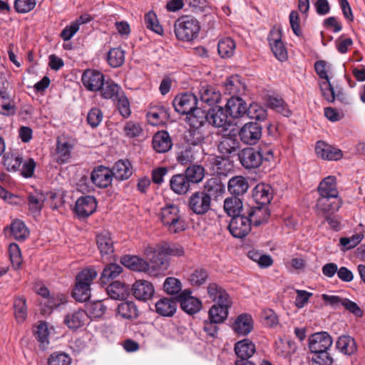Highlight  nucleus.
Segmentation results:
<instances>
[{
    "label": "nucleus",
    "mask_w": 365,
    "mask_h": 365,
    "mask_svg": "<svg viewBox=\"0 0 365 365\" xmlns=\"http://www.w3.org/2000/svg\"><path fill=\"white\" fill-rule=\"evenodd\" d=\"M239 160L246 170H254L259 168L263 163L274 159L272 148L263 145L255 148H245L238 153Z\"/></svg>",
    "instance_id": "nucleus-1"
},
{
    "label": "nucleus",
    "mask_w": 365,
    "mask_h": 365,
    "mask_svg": "<svg viewBox=\"0 0 365 365\" xmlns=\"http://www.w3.org/2000/svg\"><path fill=\"white\" fill-rule=\"evenodd\" d=\"M158 218L163 226L170 234H178L187 229L184 215L178 205L168 202L160 207Z\"/></svg>",
    "instance_id": "nucleus-2"
},
{
    "label": "nucleus",
    "mask_w": 365,
    "mask_h": 365,
    "mask_svg": "<svg viewBox=\"0 0 365 365\" xmlns=\"http://www.w3.org/2000/svg\"><path fill=\"white\" fill-rule=\"evenodd\" d=\"M97 277L95 269L89 267L80 272L76 278V286L73 290V297L78 302H86L91 297V284Z\"/></svg>",
    "instance_id": "nucleus-3"
},
{
    "label": "nucleus",
    "mask_w": 365,
    "mask_h": 365,
    "mask_svg": "<svg viewBox=\"0 0 365 365\" xmlns=\"http://www.w3.org/2000/svg\"><path fill=\"white\" fill-rule=\"evenodd\" d=\"M176 38L182 41H191L199 34L200 26L199 21L191 16H183L178 18L174 24Z\"/></svg>",
    "instance_id": "nucleus-4"
},
{
    "label": "nucleus",
    "mask_w": 365,
    "mask_h": 365,
    "mask_svg": "<svg viewBox=\"0 0 365 365\" xmlns=\"http://www.w3.org/2000/svg\"><path fill=\"white\" fill-rule=\"evenodd\" d=\"M210 197L202 190L193 192L188 198L187 207L194 214L203 215L211 208Z\"/></svg>",
    "instance_id": "nucleus-5"
},
{
    "label": "nucleus",
    "mask_w": 365,
    "mask_h": 365,
    "mask_svg": "<svg viewBox=\"0 0 365 365\" xmlns=\"http://www.w3.org/2000/svg\"><path fill=\"white\" fill-rule=\"evenodd\" d=\"M173 105L178 113L188 115L199 106L200 102L197 95L185 93L175 96L173 101Z\"/></svg>",
    "instance_id": "nucleus-6"
},
{
    "label": "nucleus",
    "mask_w": 365,
    "mask_h": 365,
    "mask_svg": "<svg viewBox=\"0 0 365 365\" xmlns=\"http://www.w3.org/2000/svg\"><path fill=\"white\" fill-rule=\"evenodd\" d=\"M37 294L42 297L41 304L44 305L47 309L44 312L51 313L53 309L58 307L67 301V297L62 293L51 294L48 289L45 286H41L36 291Z\"/></svg>",
    "instance_id": "nucleus-7"
},
{
    "label": "nucleus",
    "mask_w": 365,
    "mask_h": 365,
    "mask_svg": "<svg viewBox=\"0 0 365 365\" xmlns=\"http://www.w3.org/2000/svg\"><path fill=\"white\" fill-rule=\"evenodd\" d=\"M262 127L256 122L245 123L239 131L240 140L247 145H255L261 138Z\"/></svg>",
    "instance_id": "nucleus-8"
},
{
    "label": "nucleus",
    "mask_w": 365,
    "mask_h": 365,
    "mask_svg": "<svg viewBox=\"0 0 365 365\" xmlns=\"http://www.w3.org/2000/svg\"><path fill=\"white\" fill-rule=\"evenodd\" d=\"M96 242L102 259L110 260L114 253V242L111 234L108 231L97 233Z\"/></svg>",
    "instance_id": "nucleus-9"
},
{
    "label": "nucleus",
    "mask_w": 365,
    "mask_h": 365,
    "mask_svg": "<svg viewBox=\"0 0 365 365\" xmlns=\"http://www.w3.org/2000/svg\"><path fill=\"white\" fill-rule=\"evenodd\" d=\"M200 102V106L204 107V104L212 106L219 102L221 98L220 93L211 85L206 83H200L196 94Z\"/></svg>",
    "instance_id": "nucleus-10"
},
{
    "label": "nucleus",
    "mask_w": 365,
    "mask_h": 365,
    "mask_svg": "<svg viewBox=\"0 0 365 365\" xmlns=\"http://www.w3.org/2000/svg\"><path fill=\"white\" fill-rule=\"evenodd\" d=\"M251 226L249 217L243 215H237L231 219L228 228L234 237L242 238L250 233Z\"/></svg>",
    "instance_id": "nucleus-11"
},
{
    "label": "nucleus",
    "mask_w": 365,
    "mask_h": 365,
    "mask_svg": "<svg viewBox=\"0 0 365 365\" xmlns=\"http://www.w3.org/2000/svg\"><path fill=\"white\" fill-rule=\"evenodd\" d=\"M88 320V315L85 310L77 308L69 310L64 317L66 326L73 330L83 327Z\"/></svg>",
    "instance_id": "nucleus-12"
},
{
    "label": "nucleus",
    "mask_w": 365,
    "mask_h": 365,
    "mask_svg": "<svg viewBox=\"0 0 365 365\" xmlns=\"http://www.w3.org/2000/svg\"><path fill=\"white\" fill-rule=\"evenodd\" d=\"M269 44L274 56L280 61L287 59V52L282 41V32L279 29H272L268 36Z\"/></svg>",
    "instance_id": "nucleus-13"
},
{
    "label": "nucleus",
    "mask_w": 365,
    "mask_h": 365,
    "mask_svg": "<svg viewBox=\"0 0 365 365\" xmlns=\"http://www.w3.org/2000/svg\"><path fill=\"white\" fill-rule=\"evenodd\" d=\"M332 342V339L327 332H317L309 338V348L312 353L327 351Z\"/></svg>",
    "instance_id": "nucleus-14"
},
{
    "label": "nucleus",
    "mask_w": 365,
    "mask_h": 365,
    "mask_svg": "<svg viewBox=\"0 0 365 365\" xmlns=\"http://www.w3.org/2000/svg\"><path fill=\"white\" fill-rule=\"evenodd\" d=\"M254 320L251 314L242 313L238 315L231 325V328L237 336H247L253 329Z\"/></svg>",
    "instance_id": "nucleus-15"
},
{
    "label": "nucleus",
    "mask_w": 365,
    "mask_h": 365,
    "mask_svg": "<svg viewBox=\"0 0 365 365\" xmlns=\"http://www.w3.org/2000/svg\"><path fill=\"white\" fill-rule=\"evenodd\" d=\"M81 81L87 90L98 91L102 87L104 76L98 71L87 69L83 73Z\"/></svg>",
    "instance_id": "nucleus-16"
},
{
    "label": "nucleus",
    "mask_w": 365,
    "mask_h": 365,
    "mask_svg": "<svg viewBox=\"0 0 365 365\" xmlns=\"http://www.w3.org/2000/svg\"><path fill=\"white\" fill-rule=\"evenodd\" d=\"M209 297L215 302V305L232 306V301L229 294L220 285L210 283L207 287Z\"/></svg>",
    "instance_id": "nucleus-17"
},
{
    "label": "nucleus",
    "mask_w": 365,
    "mask_h": 365,
    "mask_svg": "<svg viewBox=\"0 0 365 365\" xmlns=\"http://www.w3.org/2000/svg\"><path fill=\"white\" fill-rule=\"evenodd\" d=\"M178 302H180L181 309L190 315L198 312L202 309L201 301L190 296V292L188 290L183 291L178 297Z\"/></svg>",
    "instance_id": "nucleus-18"
},
{
    "label": "nucleus",
    "mask_w": 365,
    "mask_h": 365,
    "mask_svg": "<svg viewBox=\"0 0 365 365\" xmlns=\"http://www.w3.org/2000/svg\"><path fill=\"white\" fill-rule=\"evenodd\" d=\"M31 188L33 190H29V189H26V192L28 194V207L29 212L36 216L41 212L43 203L45 200H46V197L41 190L34 188L32 186Z\"/></svg>",
    "instance_id": "nucleus-19"
},
{
    "label": "nucleus",
    "mask_w": 365,
    "mask_h": 365,
    "mask_svg": "<svg viewBox=\"0 0 365 365\" xmlns=\"http://www.w3.org/2000/svg\"><path fill=\"white\" fill-rule=\"evenodd\" d=\"M97 207L94 197L87 195L79 197L75 205L74 211L79 217H86L93 214Z\"/></svg>",
    "instance_id": "nucleus-20"
},
{
    "label": "nucleus",
    "mask_w": 365,
    "mask_h": 365,
    "mask_svg": "<svg viewBox=\"0 0 365 365\" xmlns=\"http://www.w3.org/2000/svg\"><path fill=\"white\" fill-rule=\"evenodd\" d=\"M113 174L110 168L98 166L92 171L91 178L93 183L96 186L106 188L111 184L113 178Z\"/></svg>",
    "instance_id": "nucleus-21"
},
{
    "label": "nucleus",
    "mask_w": 365,
    "mask_h": 365,
    "mask_svg": "<svg viewBox=\"0 0 365 365\" xmlns=\"http://www.w3.org/2000/svg\"><path fill=\"white\" fill-rule=\"evenodd\" d=\"M147 118L148 122L153 125L163 123L170 118L168 109L160 103L152 105L148 111Z\"/></svg>",
    "instance_id": "nucleus-22"
},
{
    "label": "nucleus",
    "mask_w": 365,
    "mask_h": 365,
    "mask_svg": "<svg viewBox=\"0 0 365 365\" xmlns=\"http://www.w3.org/2000/svg\"><path fill=\"white\" fill-rule=\"evenodd\" d=\"M315 150L317 155L324 160H340L343 153L342 151L324 141H318L316 144Z\"/></svg>",
    "instance_id": "nucleus-23"
},
{
    "label": "nucleus",
    "mask_w": 365,
    "mask_h": 365,
    "mask_svg": "<svg viewBox=\"0 0 365 365\" xmlns=\"http://www.w3.org/2000/svg\"><path fill=\"white\" fill-rule=\"evenodd\" d=\"M226 111L232 118L243 117L247 112V105L240 97L231 96L225 106Z\"/></svg>",
    "instance_id": "nucleus-24"
},
{
    "label": "nucleus",
    "mask_w": 365,
    "mask_h": 365,
    "mask_svg": "<svg viewBox=\"0 0 365 365\" xmlns=\"http://www.w3.org/2000/svg\"><path fill=\"white\" fill-rule=\"evenodd\" d=\"M342 205L340 197L319 195L316 207L323 214L333 213L337 211Z\"/></svg>",
    "instance_id": "nucleus-25"
},
{
    "label": "nucleus",
    "mask_w": 365,
    "mask_h": 365,
    "mask_svg": "<svg viewBox=\"0 0 365 365\" xmlns=\"http://www.w3.org/2000/svg\"><path fill=\"white\" fill-rule=\"evenodd\" d=\"M54 331V328L46 322H40L36 327L34 334L41 349L45 350L48 347L50 338Z\"/></svg>",
    "instance_id": "nucleus-26"
},
{
    "label": "nucleus",
    "mask_w": 365,
    "mask_h": 365,
    "mask_svg": "<svg viewBox=\"0 0 365 365\" xmlns=\"http://www.w3.org/2000/svg\"><path fill=\"white\" fill-rule=\"evenodd\" d=\"M132 291L134 297L142 301L150 299L154 294V287L148 281L137 280L133 285Z\"/></svg>",
    "instance_id": "nucleus-27"
},
{
    "label": "nucleus",
    "mask_w": 365,
    "mask_h": 365,
    "mask_svg": "<svg viewBox=\"0 0 365 365\" xmlns=\"http://www.w3.org/2000/svg\"><path fill=\"white\" fill-rule=\"evenodd\" d=\"M252 197L258 205L267 207L272 199V189L268 184L259 183L253 190Z\"/></svg>",
    "instance_id": "nucleus-28"
},
{
    "label": "nucleus",
    "mask_w": 365,
    "mask_h": 365,
    "mask_svg": "<svg viewBox=\"0 0 365 365\" xmlns=\"http://www.w3.org/2000/svg\"><path fill=\"white\" fill-rule=\"evenodd\" d=\"M240 148V142L235 135H223L218 144L219 151L225 156L235 154Z\"/></svg>",
    "instance_id": "nucleus-29"
},
{
    "label": "nucleus",
    "mask_w": 365,
    "mask_h": 365,
    "mask_svg": "<svg viewBox=\"0 0 365 365\" xmlns=\"http://www.w3.org/2000/svg\"><path fill=\"white\" fill-rule=\"evenodd\" d=\"M256 351L255 344L249 339H244L235 344V352L237 360L249 361Z\"/></svg>",
    "instance_id": "nucleus-30"
},
{
    "label": "nucleus",
    "mask_w": 365,
    "mask_h": 365,
    "mask_svg": "<svg viewBox=\"0 0 365 365\" xmlns=\"http://www.w3.org/2000/svg\"><path fill=\"white\" fill-rule=\"evenodd\" d=\"M319 195L339 197L336 178L329 175L324 178L317 187Z\"/></svg>",
    "instance_id": "nucleus-31"
},
{
    "label": "nucleus",
    "mask_w": 365,
    "mask_h": 365,
    "mask_svg": "<svg viewBox=\"0 0 365 365\" xmlns=\"http://www.w3.org/2000/svg\"><path fill=\"white\" fill-rule=\"evenodd\" d=\"M177 301L173 298H161L155 303L156 312L163 317H173L177 309Z\"/></svg>",
    "instance_id": "nucleus-32"
},
{
    "label": "nucleus",
    "mask_w": 365,
    "mask_h": 365,
    "mask_svg": "<svg viewBox=\"0 0 365 365\" xmlns=\"http://www.w3.org/2000/svg\"><path fill=\"white\" fill-rule=\"evenodd\" d=\"M270 216L269 210L266 206L258 205L250 208L248 216L251 225L259 226L267 222Z\"/></svg>",
    "instance_id": "nucleus-33"
},
{
    "label": "nucleus",
    "mask_w": 365,
    "mask_h": 365,
    "mask_svg": "<svg viewBox=\"0 0 365 365\" xmlns=\"http://www.w3.org/2000/svg\"><path fill=\"white\" fill-rule=\"evenodd\" d=\"M153 148L160 153L168 151L172 147L171 138L167 131H159L153 138Z\"/></svg>",
    "instance_id": "nucleus-34"
},
{
    "label": "nucleus",
    "mask_w": 365,
    "mask_h": 365,
    "mask_svg": "<svg viewBox=\"0 0 365 365\" xmlns=\"http://www.w3.org/2000/svg\"><path fill=\"white\" fill-rule=\"evenodd\" d=\"M208 123L217 128H223L229 125L227 111L222 107H216L208 111Z\"/></svg>",
    "instance_id": "nucleus-35"
},
{
    "label": "nucleus",
    "mask_w": 365,
    "mask_h": 365,
    "mask_svg": "<svg viewBox=\"0 0 365 365\" xmlns=\"http://www.w3.org/2000/svg\"><path fill=\"white\" fill-rule=\"evenodd\" d=\"M110 170L113 178L118 180H127L133 173V168L128 160H118Z\"/></svg>",
    "instance_id": "nucleus-36"
},
{
    "label": "nucleus",
    "mask_w": 365,
    "mask_h": 365,
    "mask_svg": "<svg viewBox=\"0 0 365 365\" xmlns=\"http://www.w3.org/2000/svg\"><path fill=\"white\" fill-rule=\"evenodd\" d=\"M227 188L229 192L236 197L243 195L249 188L247 180L241 175L232 177L229 180Z\"/></svg>",
    "instance_id": "nucleus-37"
},
{
    "label": "nucleus",
    "mask_w": 365,
    "mask_h": 365,
    "mask_svg": "<svg viewBox=\"0 0 365 365\" xmlns=\"http://www.w3.org/2000/svg\"><path fill=\"white\" fill-rule=\"evenodd\" d=\"M5 83L8 85L7 82L0 78V113L9 115L15 113V107L11 101L9 95L5 90H3V88H5Z\"/></svg>",
    "instance_id": "nucleus-38"
},
{
    "label": "nucleus",
    "mask_w": 365,
    "mask_h": 365,
    "mask_svg": "<svg viewBox=\"0 0 365 365\" xmlns=\"http://www.w3.org/2000/svg\"><path fill=\"white\" fill-rule=\"evenodd\" d=\"M170 189L178 195L186 194L190 188V182L185 175H174L170 180Z\"/></svg>",
    "instance_id": "nucleus-39"
},
{
    "label": "nucleus",
    "mask_w": 365,
    "mask_h": 365,
    "mask_svg": "<svg viewBox=\"0 0 365 365\" xmlns=\"http://www.w3.org/2000/svg\"><path fill=\"white\" fill-rule=\"evenodd\" d=\"M202 191L207 193L211 200L212 197L217 199L225 193V187L219 178H214L206 181Z\"/></svg>",
    "instance_id": "nucleus-40"
},
{
    "label": "nucleus",
    "mask_w": 365,
    "mask_h": 365,
    "mask_svg": "<svg viewBox=\"0 0 365 365\" xmlns=\"http://www.w3.org/2000/svg\"><path fill=\"white\" fill-rule=\"evenodd\" d=\"M99 91L102 98L114 102L123 93L121 88L113 81H104Z\"/></svg>",
    "instance_id": "nucleus-41"
},
{
    "label": "nucleus",
    "mask_w": 365,
    "mask_h": 365,
    "mask_svg": "<svg viewBox=\"0 0 365 365\" xmlns=\"http://www.w3.org/2000/svg\"><path fill=\"white\" fill-rule=\"evenodd\" d=\"M106 291L110 298L115 300H124L129 294L128 286L118 281L110 284Z\"/></svg>",
    "instance_id": "nucleus-42"
},
{
    "label": "nucleus",
    "mask_w": 365,
    "mask_h": 365,
    "mask_svg": "<svg viewBox=\"0 0 365 365\" xmlns=\"http://www.w3.org/2000/svg\"><path fill=\"white\" fill-rule=\"evenodd\" d=\"M336 346L341 353L348 356L354 354L357 350L355 339L349 335L339 336L336 342Z\"/></svg>",
    "instance_id": "nucleus-43"
},
{
    "label": "nucleus",
    "mask_w": 365,
    "mask_h": 365,
    "mask_svg": "<svg viewBox=\"0 0 365 365\" xmlns=\"http://www.w3.org/2000/svg\"><path fill=\"white\" fill-rule=\"evenodd\" d=\"M122 263L134 271L150 273V269H151V267L150 263L137 256H126L123 258Z\"/></svg>",
    "instance_id": "nucleus-44"
},
{
    "label": "nucleus",
    "mask_w": 365,
    "mask_h": 365,
    "mask_svg": "<svg viewBox=\"0 0 365 365\" xmlns=\"http://www.w3.org/2000/svg\"><path fill=\"white\" fill-rule=\"evenodd\" d=\"M162 244L155 246V252L153 256L149 257L150 264L153 270L163 271L168 267V256L165 253L160 252V248Z\"/></svg>",
    "instance_id": "nucleus-45"
},
{
    "label": "nucleus",
    "mask_w": 365,
    "mask_h": 365,
    "mask_svg": "<svg viewBox=\"0 0 365 365\" xmlns=\"http://www.w3.org/2000/svg\"><path fill=\"white\" fill-rule=\"evenodd\" d=\"M202 108L203 107L199 106L193 111L187 115V121L190 127L202 128L203 125L206 122H208V113H206Z\"/></svg>",
    "instance_id": "nucleus-46"
},
{
    "label": "nucleus",
    "mask_w": 365,
    "mask_h": 365,
    "mask_svg": "<svg viewBox=\"0 0 365 365\" xmlns=\"http://www.w3.org/2000/svg\"><path fill=\"white\" fill-rule=\"evenodd\" d=\"M73 145L68 140L58 138L56 143L57 161L60 163H66L71 158Z\"/></svg>",
    "instance_id": "nucleus-47"
},
{
    "label": "nucleus",
    "mask_w": 365,
    "mask_h": 365,
    "mask_svg": "<svg viewBox=\"0 0 365 365\" xmlns=\"http://www.w3.org/2000/svg\"><path fill=\"white\" fill-rule=\"evenodd\" d=\"M117 313L123 319H133L138 317V309L133 302L124 301L118 304Z\"/></svg>",
    "instance_id": "nucleus-48"
},
{
    "label": "nucleus",
    "mask_w": 365,
    "mask_h": 365,
    "mask_svg": "<svg viewBox=\"0 0 365 365\" xmlns=\"http://www.w3.org/2000/svg\"><path fill=\"white\" fill-rule=\"evenodd\" d=\"M245 86L243 85L238 76H232L225 83V93L232 96L240 97L239 95L244 93Z\"/></svg>",
    "instance_id": "nucleus-49"
},
{
    "label": "nucleus",
    "mask_w": 365,
    "mask_h": 365,
    "mask_svg": "<svg viewBox=\"0 0 365 365\" xmlns=\"http://www.w3.org/2000/svg\"><path fill=\"white\" fill-rule=\"evenodd\" d=\"M123 268L120 265L115 263H110L107 264L101 275V281L102 284H106L110 281L115 279L122 272Z\"/></svg>",
    "instance_id": "nucleus-50"
},
{
    "label": "nucleus",
    "mask_w": 365,
    "mask_h": 365,
    "mask_svg": "<svg viewBox=\"0 0 365 365\" xmlns=\"http://www.w3.org/2000/svg\"><path fill=\"white\" fill-rule=\"evenodd\" d=\"M231 306L212 305L209 310V320L215 323H222L227 318Z\"/></svg>",
    "instance_id": "nucleus-51"
},
{
    "label": "nucleus",
    "mask_w": 365,
    "mask_h": 365,
    "mask_svg": "<svg viewBox=\"0 0 365 365\" xmlns=\"http://www.w3.org/2000/svg\"><path fill=\"white\" fill-rule=\"evenodd\" d=\"M235 48V42L230 37L221 38L217 45L218 53L222 58H230L232 56Z\"/></svg>",
    "instance_id": "nucleus-52"
},
{
    "label": "nucleus",
    "mask_w": 365,
    "mask_h": 365,
    "mask_svg": "<svg viewBox=\"0 0 365 365\" xmlns=\"http://www.w3.org/2000/svg\"><path fill=\"white\" fill-rule=\"evenodd\" d=\"M242 208V200L235 196L230 197L225 200L224 202V210L225 212L234 217L237 216V215H240V212Z\"/></svg>",
    "instance_id": "nucleus-53"
},
{
    "label": "nucleus",
    "mask_w": 365,
    "mask_h": 365,
    "mask_svg": "<svg viewBox=\"0 0 365 365\" xmlns=\"http://www.w3.org/2000/svg\"><path fill=\"white\" fill-rule=\"evenodd\" d=\"M9 255L12 267L16 270L20 269L23 263V257L21 248L17 244H10L9 247Z\"/></svg>",
    "instance_id": "nucleus-54"
},
{
    "label": "nucleus",
    "mask_w": 365,
    "mask_h": 365,
    "mask_svg": "<svg viewBox=\"0 0 365 365\" xmlns=\"http://www.w3.org/2000/svg\"><path fill=\"white\" fill-rule=\"evenodd\" d=\"M107 61L113 68H118L125 61V52L120 48H111L107 55Z\"/></svg>",
    "instance_id": "nucleus-55"
},
{
    "label": "nucleus",
    "mask_w": 365,
    "mask_h": 365,
    "mask_svg": "<svg viewBox=\"0 0 365 365\" xmlns=\"http://www.w3.org/2000/svg\"><path fill=\"white\" fill-rule=\"evenodd\" d=\"M185 176L190 183H198L202 180L205 175V169L199 165L189 166L185 170Z\"/></svg>",
    "instance_id": "nucleus-56"
},
{
    "label": "nucleus",
    "mask_w": 365,
    "mask_h": 365,
    "mask_svg": "<svg viewBox=\"0 0 365 365\" xmlns=\"http://www.w3.org/2000/svg\"><path fill=\"white\" fill-rule=\"evenodd\" d=\"M185 139L189 144L197 145L203 142L205 133L200 128L190 127L185 134Z\"/></svg>",
    "instance_id": "nucleus-57"
},
{
    "label": "nucleus",
    "mask_w": 365,
    "mask_h": 365,
    "mask_svg": "<svg viewBox=\"0 0 365 365\" xmlns=\"http://www.w3.org/2000/svg\"><path fill=\"white\" fill-rule=\"evenodd\" d=\"M208 272L205 269L197 268L187 276V280L192 286H200L205 282Z\"/></svg>",
    "instance_id": "nucleus-58"
},
{
    "label": "nucleus",
    "mask_w": 365,
    "mask_h": 365,
    "mask_svg": "<svg viewBox=\"0 0 365 365\" xmlns=\"http://www.w3.org/2000/svg\"><path fill=\"white\" fill-rule=\"evenodd\" d=\"M22 163V158L18 153H8L4 156V165L9 171H16Z\"/></svg>",
    "instance_id": "nucleus-59"
},
{
    "label": "nucleus",
    "mask_w": 365,
    "mask_h": 365,
    "mask_svg": "<svg viewBox=\"0 0 365 365\" xmlns=\"http://www.w3.org/2000/svg\"><path fill=\"white\" fill-rule=\"evenodd\" d=\"M145 24L146 27L155 33L162 35L163 29L159 24L156 14L153 11H149L145 15Z\"/></svg>",
    "instance_id": "nucleus-60"
},
{
    "label": "nucleus",
    "mask_w": 365,
    "mask_h": 365,
    "mask_svg": "<svg viewBox=\"0 0 365 365\" xmlns=\"http://www.w3.org/2000/svg\"><path fill=\"white\" fill-rule=\"evenodd\" d=\"M123 131L126 137L133 138L141 135L143 133V128L139 123L133 120H129L125 123Z\"/></svg>",
    "instance_id": "nucleus-61"
},
{
    "label": "nucleus",
    "mask_w": 365,
    "mask_h": 365,
    "mask_svg": "<svg viewBox=\"0 0 365 365\" xmlns=\"http://www.w3.org/2000/svg\"><path fill=\"white\" fill-rule=\"evenodd\" d=\"M247 115L257 120H264L267 118V110L257 103L250 104L247 107Z\"/></svg>",
    "instance_id": "nucleus-62"
},
{
    "label": "nucleus",
    "mask_w": 365,
    "mask_h": 365,
    "mask_svg": "<svg viewBox=\"0 0 365 365\" xmlns=\"http://www.w3.org/2000/svg\"><path fill=\"white\" fill-rule=\"evenodd\" d=\"M71 362L70 356L64 352H53L48 359V365H70Z\"/></svg>",
    "instance_id": "nucleus-63"
},
{
    "label": "nucleus",
    "mask_w": 365,
    "mask_h": 365,
    "mask_svg": "<svg viewBox=\"0 0 365 365\" xmlns=\"http://www.w3.org/2000/svg\"><path fill=\"white\" fill-rule=\"evenodd\" d=\"M312 359V365H332L333 359L327 351L313 353Z\"/></svg>",
    "instance_id": "nucleus-64"
}]
</instances>
